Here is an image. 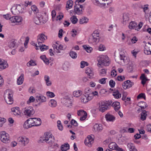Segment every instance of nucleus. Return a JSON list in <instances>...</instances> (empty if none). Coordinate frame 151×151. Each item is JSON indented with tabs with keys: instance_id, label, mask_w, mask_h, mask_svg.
I'll list each match as a JSON object with an SVG mask.
<instances>
[{
	"instance_id": "f257e3e1",
	"label": "nucleus",
	"mask_w": 151,
	"mask_h": 151,
	"mask_svg": "<svg viewBox=\"0 0 151 151\" xmlns=\"http://www.w3.org/2000/svg\"><path fill=\"white\" fill-rule=\"evenodd\" d=\"M114 56L115 61L120 65H123L127 62V57L122 53L118 54L115 53Z\"/></svg>"
},
{
	"instance_id": "f03ea898",
	"label": "nucleus",
	"mask_w": 151,
	"mask_h": 151,
	"mask_svg": "<svg viewBox=\"0 0 151 151\" xmlns=\"http://www.w3.org/2000/svg\"><path fill=\"white\" fill-rule=\"evenodd\" d=\"M24 10V5L22 4H17L12 8L11 11L13 14L16 15L22 13Z\"/></svg>"
},
{
	"instance_id": "7ed1b4c3",
	"label": "nucleus",
	"mask_w": 151,
	"mask_h": 151,
	"mask_svg": "<svg viewBox=\"0 0 151 151\" xmlns=\"http://www.w3.org/2000/svg\"><path fill=\"white\" fill-rule=\"evenodd\" d=\"M99 40V33L98 31L95 30L90 36L88 41L90 43L95 44L98 42Z\"/></svg>"
},
{
	"instance_id": "20e7f679",
	"label": "nucleus",
	"mask_w": 151,
	"mask_h": 151,
	"mask_svg": "<svg viewBox=\"0 0 151 151\" xmlns=\"http://www.w3.org/2000/svg\"><path fill=\"white\" fill-rule=\"evenodd\" d=\"M98 62V66L99 67L101 65L105 66H108L110 64L109 58L107 55H102L100 56L97 58Z\"/></svg>"
},
{
	"instance_id": "39448f33",
	"label": "nucleus",
	"mask_w": 151,
	"mask_h": 151,
	"mask_svg": "<svg viewBox=\"0 0 151 151\" xmlns=\"http://www.w3.org/2000/svg\"><path fill=\"white\" fill-rule=\"evenodd\" d=\"M13 92L9 89L5 91L4 94V98L6 102L9 104H11L13 103Z\"/></svg>"
},
{
	"instance_id": "423d86ee",
	"label": "nucleus",
	"mask_w": 151,
	"mask_h": 151,
	"mask_svg": "<svg viewBox=\"0 0 151 151\" xmlns=\"http://www.w3.org/2000/svg\"><path fill=\"white\" fill-rule=\"evenodd\" d=\"M22 111L24 115L29 117L33 115L35 112L33 107L31 106L26 107L23 109Z\"/></svg>"
},
{
	"instance_id": "0eeeda50",
	"label": "nucleus",
	"mask_w": 151,
	"mask_h": 151,
	"mask_svg": "<svg viewBox=\"0 0 151 151\" xmlns=\"http://www.w3.org/2000/svg\"><path fill=\"white\" fill-rule=\"evenodd\" d=\"M61 103L67 107L70 108L72 106V102L69 96H66L61 99Z\"/></svg>"
},
{
	"instance_id": "6e6552de",
	"label": "nucleus",
	"mask_w": 151,
	"mask_h": 151,
	"mask_svg": "<svg viewBox=\"0 0 151 151\" xmlns=\"http://www.w3.org/2000/svg\"><path fill=\"white\" fill-rule=\"evenodd\" d=\"M44 137L43 139L49 145H52L54 142V138L52 137L51 135H50L49 133H47L44 134Z\"/></svg>"
},
{
	"instance_id": "1a4fd4ad",
	"label": "nucleus",
	"mask_w": 151,
	"mask_h": 151,
	"mask_svg": "<svg viewBox=\"0 0 151 151\" xmlns=\"http://www.w3.org/2000/svg\"><path fill=\"white\" fill-rule=\"evenodd\" d=\"M0 139L2 142L5 143H9L10 142L9 134L5 132L1 133Z\"/></svg>"
},
{
	"instance_id": "9d476101",
	"label": "nucleus",
	"mask_w": 151,
	"mask_h": 151,
	"mask_svg": "<svg viewBox=\"0 0 151 151\" xmlns=\"http://www.w3.org/2000/svg\"><path fill=\"white\" fill-rule=\"evenodd\" d=\"M34 119L33 118H30L25 122L24 124V127L25 129H28L33 126H35L34 124Z\"/></svg>"
},
{
	"instance_id": "9b49d317",
	"label": "nucleus",
	"mask_w": 151,
	"mask_h": 151,
	"mask_svg": "<svg viewBox=\"0 0 151 151\" xmlns=\"http://www.w3.org/2000/svg\"><path fill=\"white\" fill-rule=\"evenodd\" d=\"M47 38L46 36L43 34H40L37 36V41L38 45H40V43L44 42V41L47 39Z\"/></svg>"
},
{
	"instance_id": "f8f14e48",
	"label": "nucleus",
	"mask_w": 151,
	"mask_h": 151,
	"mask_svg": "<svg viewBox=\"0 0 151 151\" xmlns=\"http://www.w3.org/2000/svg\"><path fill=\"white\" fill-rule=\"evenodd\" d=\"M134 84L133 82H131L130 80H127L123 83L122 86L124 89H126L132 87Z\"/></svg>"
},
{
	"instance_id": "ddd939ff",
	"label": "nucleus",
	"mask_w": 151,
	"mask_h": 151,
	"mask_svg": "<svg viewBox=\"0 0 151 151\" xmlns=\"http://www.w3.org/2000/svg\"><path fill=\"white\" fill-rule=\"evenodd\" d=\"M130 16L128 13L123 14L122 16V24L124 25H126L129 20Z\"/></svg>"
},
{
	"instance_id": "4468645a",
	"label": "nucleus",
	"mask_w": 151,
	"mask_h": 151,
	"mask_svg": "<svg viewBox=\"0 0 151 151\" xmlns=\"http://www.w3.org/2000/svg\"><path fill=\"white\" fill-rule=\"evenodd\" d=\"M85 72L89 78H92L93 77L94 73L93 69L91 68H87Z\"/></svg>"
},
{
	"instance_id": "2eb2a0df",
	"label": "nucleus",
	"mask_w": 151,
	"mask_h": 151,
	"mask_svg": "<svg viewBox=\"0 0 151 151\" xmlns=\"http://www.w3.org/2000/svg\"><path fill=\"white\" fill-rule=\"evenodd\" d=\"M34 22L37 25H40L41 23H43L44 22L43 21V17L42 16L40 17L37 16L34 18Z\"/></svg>"
},
{
	"instance_id": "dca6fc26",
	"label": "nucleus",
	"mask_w": 151,
	"mask_h": 151,
	"mask_svg": "<svg viewBox=\"0 0 151 151\" xmlns=\"http://www.w3.org/2000/svg\"><path fill=\"white\" fill-rule=\"evenodd\" d=\"M93 139L91 136H88L85 140L84 143L86 145L90 147L91 146V144L93 143Z\"/></svg>"
},
{
	"instance_id": "f3484780",
	"label": "nucleus",
	"mask_w": 151,
	"mask_h": 151,
	"mask_svg": "<svg viewBox=\"0 0 151 151\" xmlns=\"http://www.w3.org/2000/svg\"><path fill=\"white\" fill-rule=\"evenodd\" d=\"M103 129L102 125L101 124H95L93 126V131L95 132H101Z\"/></svg>"
},
{
	"instance_id": "a211bd4d",
	"label": "nucleus",
	"mask_w": 151,
	"mask_h": 151,
	"mask_svg": "<svg viewBox=\"0 0 151 151\" xmlns=\"http://www.w3.org/2000/svg\"><path fill=\"white\" fill-rule=\"evenodd\" d=\"M105 118L106 120L108 122H113L115 120V117L109 113L106 115Z\"/></svg>"
},
{
	"instance_id": "6ab92c4d",
	"label": "nucleus",
	"mask_w": 151,
	"mask_h": 151,
	"mask_svg": "<svg viewBox=\"0 0 151 151\" xmlns=\"http://www.w3.org/2000/svg\"><path fill=\"white\" fill-rule=\"evenodd\" d=\"M99 111L102 112H104L108 108L104 105V103L101 102L99 103Z\"/></svg>"
},
{
	"instance_id": "aec40b11",
	"label": "nucleus",
	"mask_w": 151,
	"mask_h": 151,
	"mask_svg": "<svg viewBox=\"0 0 151 151\" xmlns=\"http://www.w3.org/2000/svg\"><path fill=\"white\" fill-rule=\"evenodd\" d=\"M8 67L6 62L0 59V70L4 69Z\"/></svg>"
},
{
	"instance_id": "412c9836",
	"label": "nucleus",
	"mask_w": 151,
	"mask_h": 151,
	"mask_svg": "<svg viewBox=\"0 0 151 151\" xmlns=\"http://www.w3.org/2000/svg\"><path fill=\"white\" fill-rule=\"evenodd\" d=\"M80 6L78 5V4H76L74 6V11L78 15L81 14L83 13V12L81 9H80L79 8Z\"/></svg>"
},
{
	"instance_id": "4be33fe9",
	"label": "nucleus",
	"mask_w": 151,
	"mask_h": 151,
	"mask_svg": "<svg viewBox=\"0 0 151 151\" xmlns=\"http://www.w3.org/2000/svg\"><path fill=\"white\" fill-rule=\"evenodd\" d=\"M114 97L116 99L120 98L121 97V94L118 90H114L113 94Z\"/></svg>"
},
{
	"instance_id": "5701e85b",
	"label": "nucleus",
	"mask_w": 151,
	"mask_h": 151,
	"mask_svg": "<svg viewBox=\"0 0 151 151\" xmlns=\"http://www.w3.org/2000/svg\"><path fill=\"white\" fill-rule=\"evenodd\" d=\"M50 77L47 75L44 76V80L47 86H50L52 85V82L50 80Z\"/></svg>"
},
{
	"instance_id": "b1692460",
	"label": "nucleus",
	"mask_w": 151,
	"mask_h": 151,
	"mask_svg": "<svg viewBox=\"0 0 151 151\" xmlns=\"http://www.w3.org/2000/svg\"><path fill=\"white\" fill-rule=\"evenodd\" d=\"M35 126H38L41 124V121L40 118H33Z\"/></svg>"
},
{
	"instance_id": "393cba45",
	"label": "nucleus",
	"mask_w": 151,
	"mask_h": 151,
	"mask_svg": "<svg viewBox=\"0 0 151 151\" xmlns=\"http://www.w3.org/2000/svg\"><path fill=\"white\" fill-rule=\"evenodd\" d=\"M70 148V146L69 144L67 143H65L61 146V149L63 151H66L69 150Z\"/></svg>"
},
{
	"instance_id": "a878e982",
	"label": "nucleus",
	"mask_w": 151,
	"mask_h": 151,
	"mask_svg": "<svg viewBox=\"0 0 151 151\" xmlns=\"http://www.w3.org/2000/svg\"><path fill=\"white\" fill-rule=\"evenodd\" d=\"M112 106L116 110H118L120 108V103L118 101L114 102L112 105Z\"/></svg>"
},
{
	"instance_id": "bb28decb",
	"label": "nucleus",
	"mask_w": 151,
	"mask_h": 151,
	"mask_svg": "<svg viewBox=\"0 0 151 151\" xmlns=\"http://www.w3.org/2000/svg\"><path fill=\"white\" fill-rule=\"evenodd\" d=\"M137 25V24L135 22L132 21L130 22L128 27L130 29H135Z\"/></svg>"
},
{
	"instance_id": "cd10ccee",
	"label": "nucleus",
	"mask_w": 151,
	"mask_h": 151,
	"mask_svg": "<svg viewBox=\"0 0 151 151\" xmlns=\"http://www.w3.org/2000/svg\"><path fill=\"white\" fill-rule=\"evenodd\" d=\"M24 74H21L20 76L18 78L17 81V83L18 85H20L22 84L24 81Z\"/></svg>"
},
{
	"instance_id": "c85d7f7f",
	"label": "nucleus",
	"mask_w": 151,
	"mask_h": 151,
	"mask_svg": "<svg viewBox=\"0 0 151 151\" xmlns=\"http://www.w3.org/2000/svg\"><path fill=\"white\" fill-rule=\"evenodd\" d=\"M127 147L129 148L130 151H137L134 144L132 143H128Z\"/></svg>"
},
{
	"instance_id": "c756f323",
	"label": "nucleus",
	"mask_w": 151,
	"mask_h": 151,
	"mask_svg": "<svg viewBox=\"0 0 151 151\" xmlns=\"http://www.w3.org/2000/svg\"><path fill=\"white\" fill-rule=\"evenodd\" d=\"M109 147L110 149L115 150L116 148L118 147V145L115 142H113L109 144Z\"/></svg>"
},
{
	"instance_id": "7c9ffc66",
	"label": "nucleus",
	"mask_w": 151,
	"mask_h": 151,
	"mask_svg": "<svg viewBox=\"0 0 151 151\" xmlns=\"http://www.w3.org/2000/svg\"><path fill=\"white\" fill-rule=\"evenodd\" d=\"M49 105L52 107H55L57 105L56 101L54 99H51L48 103Z\"/></svg>"
},
{
	"instance_id": "2f4dec72",
	"label": "nucleus",
	"mask_w": 151,
	"mask_h": 151,
	"mask_svg": "<svg viewBox=\"0 0 151 151\" xmlns=\"http://www.w3.org/2000/svg\"><path fill=\"white\" fill-rule=\"evenodd\" d=\"M73 2L71 0H69L67 2L66 4V8L68 10V9H71L73 5Z\"/></svg>"
},
{
	"instance_id": "473e14b6",
	"label": "nucleus",
	"mask_w": 151,
	"mask_h": 151,
	"mask_svg": "<svg viewBox=\"0 0 151 151\" xmlns=\"http://www.w3.org/2000/svg\"><path fill=\"white\" fill-rule=\"evenodd\" d=\"M19 108L18 107L15 108H12V111L14 113V114L16 116H18L20 114V113L19 110Z\"/></svg>"
},
{
	"instance_id": "72a5a7b5",
	"label": "nucleus",
	"mask_w": 151,
	"mask_h": 151,
	"mask_svg": "<svg viewBox=\"0 0 151 151\" xmlns=\"http://www.w3.org/2000/svg\"><path fill=\"white\" fill-rule=\"evenodd\" d=\"M141 116L140 119L142 121L146 119V117L147 116V111L145 110H144L141 113Z\"/></svg>"
},
{
	"instance_id": "f704fd0d",
	"label": "nucleus",
	"mask_w": 151,
	"mask_h": 151,
	"mask_svg": "<svg viewBox=\"0 0 151 151\" xmlns=\"http://www.w3.org/2000/svg\"><path fill=\"white\" fill-rule=\"evenodd\" d=\"M82 93V91L81 90H77L74 91L73 93L74 96L76 97L80 96Z\"/></svg>"
},
{
	"instance_id": "c9c22d12",
	"label": "nucleus",
	"mask_w": 151,
	"mask_h": 151,
	"mask_svg": "<svg viewBox=\"0 0 151 151\" xmlns=\"http://www.w3.org/2000/svg\"><path fill=\"white\" fill-rule=\"evenodd\" d=\"M77 114L78 116H83L84 115L85 116H87V114L86 112L82 109L78 111L77 112Z\"/></svg>"
},
{
	"instance_id": "e433bc0d",
	"label": "nucleus",
	"mask_w": 151,
	"mask_h": 151,
	"mask_svg": "<svg viewBox=\"0 0 151 151\" xmlns=\"http://www.w3.org/2000/svg\"><path fill=\"white\" fill-rule=\"evenodd\" d=\"M36 99L37 102L38 101H40L41 102H43L46 101V98L44 96H37Z\"/></svg>"
},
{
	"instance_id": "4c0bfd02",
	"label": "nucleus",
	"mask_w": 151,
	"mask_h": 151,
	"mask_svg": "<svg viewBox=\"0 0 151 151\" xmlns=\"http://www.w3.org/2000/svg\"><path fill=\"white\" fill-rule=\"evenodd\" d=\"M88 19L87 17H84L80 19L79 23L80 24L86 23L88 22Z\"/></svg>"
},
{
	"instance_id": "58836bf2",
	"label": "nucleus",
	"mask_w": 151,
	"mask_h": 151,
	"mask_svg": "<svg viewBox=\"0 0 151 151\" xmlns=\"http://www.w3.org/2000/svg\"><path fill=\"white\" fill-rule=\"evenodd\" d=\"M16 44V42L14 40H12L10 41L8 44V46L10 48L14 47Z\"/></svg>"
},
{
	"instance_id": "ea45409f",
	"label": "nucleus",
	"mask_w": 151,
	"mask_h": 151,
	"mask_svg": "<svg viewBox=\"0 0 151 151\" xmlns=\"http://www.w3.org/2000/svg\"><path fill=\"white\" fill-rule=\"evenodd\" d=\"M40 58L46 64H49V60L48 59L46 58L45 55L41 56Z\"/></svg>"
},
{
	"instance_id": "a19ab883",
	"label": "nucleus",
	"mask_w": 151,
	"mask_h": 151,
	"mask_svg": "<svg viewBox=\"0 0 151 151\" xmlns=\"http://www.w3.org/2000/svg\"><path fill=\"white\" fill-rule=\"evenodd\" d=\"M69 55L73 59H76L77 58V54L76 53L73 51H70Z\"/></svg>"
},
{
	"instance_id": "79ce46f5",
	"label": "nucleus",
	"mask_w": 151,
	"mask_h": 151,
	"mask_svg": "<svg viewBox=\"0 0 151 151\" xmlns=\"http://www.w3.org/2000/svg\"><path fill=\"white\" fill-rule=\"evenodd\" d=\"M83 47L84 49L88 53H90L92 50V47H87L86 45H83Z\"/></svg>"
},
{
	"instance_id": "37998d69",
	"label": "nucleus",
	"mask_w": 151,
	"mask_h": 151,
	"mask_svg": "<svg viewBox=\"0 0 151 151\" xmlns=\"http://www.w3.org/2000/svg\"><path fill=\"white\" fill-rule=\"evenodd\" d=\"M72 23L73 24H76L78 22V19L75 16H73L70 18Z\"/></svg>"
},
{
	"instance_id": "c03bdc74",
	"label": "nucleus",
	"mask_w": 151,
	"mask_h": 151,
	"mask_svg": "<svg viewBox=\"0 0 151 151\" xmlns=\"http://www.w3.org/2000/svg\"><path fill=\"white\" fill-rule=\"evenodd\" d=\"M86 95H82L81 97V101L84 103H86L88 101Z\"/></svg>"
},
{
	"instance_id": "a18cd8bd",
	"label": "nucleus",
	"mask_w": 151,
	"mask_h": 151,
	"mask_svg": "<svg viewBox=\"0 0 151 151\" xmlns=\"http://www.w3.org/2000/svg\"><path fill=\"white\" fill-rule=\"evenodd\" d=\"M36 65L35 62L32 60H30L27 63V65L28 67L30 66Z\"/></svg>"
},
{
	"instance_id": "49530a36",
	"label": "nucleus",
	"mask_w": 151,
	"mask_h": 151,
	"mask_svg": "<svg viewBox=\"0 0 151 151\" xmlns=\"http://www.w3.org/2000/svg\"><path fill=\"white\" fill-rule=\"evenodd\" d=\"M147 46L145 45V49L144 50V52L146 55H150L151 54V51L150 50V49H147Z\"/></svg>"
},
{
	"instance_id": "de8ad7c7",
	"label": "nucleus",
	"mask_w": 151,
	"mask_h": 151,
	"mask_svg": "<svg viewBox=\"0 0 151 151\" xmlns=\"http://www.w3.org/2000/svg\"><path fill=\"white\" fill-rule=\"evenodd\" d=\"M46 95L49 97L52 98L55 96V95L53 93L49 91L46 92Z\"/></svg>"
},
{
	"instance_id": "09e8293b",
	"label": "nucleus",
	"mask_w": 151,
	"mask_h": 151,
	"mask_svg": "<svg viewBox=\"0 0 151 151\" xmlns=\"http://www.w3.org/2000/svg\"><path fill=\"white\" fill-rule=\"evenodd\" d=\"M39 48L40 50L42 51L47 50L48 49V46H46L44 45H42V46L40 45Z\"/></svg>"
},
{
	"instance_id": "8fccbe9b",
	"label": "nucleus",
	"mask_w": 151,
	"mask_h": 151,
	"mask_svg": "<svg viewBox=\"0 0 151 151\" xmlns=\"http://www.w3.org/2000/svg\"><path fill=\"white\" fill-rule=\"evenodd\" d=\"M88 63L84 61H82L81 63V68H84L85 66H88Z\"/></svg>"
},
{
	"instance_id": "3c124183",
	"label": "nucleus",
	"mask_w": 151,
	"mask_h": 151,
	"mask_svg": "<svg viewBox=\"0 0 151 151\" xmlns=\"http://www.w3.org/2000/svg\"><path fill=\"white\" fill-rule=\"evenodd\" d=\"M85 95L87 98V99H88V101L91 100L93 97V95L92 93L86 94Z\"/></svg>"
},
{
	"instance_id": "603ef678",
	"label": "nucleus",
	"mask_w": 151,
	"mask_h": 151,
	"mask_svg": "<svg viewBox=\"0 0 151 151\" xmlns=\"http://www.w3.org/2000/svg\"><path fill=\"white\" fill-rule=\"evenodd\" d=\"M106 70L103 69L100 70V75L103 76H105L106 75Z\"/></svg>"
},
{
	"instance_id": "864d4df0",
	"label": "nucleus",
	"mask_w": 151,
	"mask_h": 151,
	"mask_svg": "<svg viewBox=\"0 0 151 151\" xmlns=\"http://www.w3.org/2000/svg\"><path fill=\"white\" fill-rule=\"evenodd\" d=\"M32 10L34 12V13H37L38 11V10L37 6L35 5H33L31 7Z\"/></svg>"
},
{
	"instance_id": "5fc2aeb1",
	"label": "nucleus",
	"mask_w": 151,
	"mask_h": 151,
	"mask_svg": "<svg viewBox=\"0 0 151 151\" xmlns=\"http://www.w3.org/2000/svg\"><path fill=\"white\" fill-rule=\"evenodd\" d=\"M143 24V23L142 22H140L138 25H137L135 30L138 31H139L141 28Z\"/></svg>"
},
{
	"instance_id": "6e6d98bb",
	"label": "nucleus",
	"mask_w": 151,
	"mask_h": 151,
	"mask_svg": "<svg viewBox=\"0 0 151 151\" xmlns=\"http://www.w3.org/2000/svg\"><path fill=\"white\" fill-rule=\"evenodd\" d=\"M35 99V98L33 96H31L29 99L27 101V104H29L30 103L33 102L34 101Z\"/></svg>"
},
{
	"instance_id": "4d7b16f0",
	"label": "nucleus",
	"mask_w": 151,
	"mask_h": 151,
	"mask_svg": "<svg viewBox=\"0 0 151 151\" xmlns=\"http://www.w3.org/2000/svg\"><path fill=\"white\" fill-rule=\"evenodd\" d=\"M115 84V82L113 80H111L109 81V85L111 88L114 87Z\"/></svg>"
},
{
	"instance_id": "13d9d810",
	"label": "nucleus",
	"mask_w": 151,
	"mask_h": 151,
	"mask_svg": "<svg viewBox=\"0 0 151 151\" xmlns=\"http://www.w3.org/2000/svg\"><path fill=\"white\" fill-rule=\"evenodd\" d=\"M22 17L19 16H16V23H19L22 22Z\"/></svg>"
},
{
	"instance_id": "bf43d9fd",
	"label": "nucleus",
	"mask_w": 151,
	"mask_h": 151,
	"mask_svg": "<svg viewBox=\"0 0 151 151\" xmlns=\"http://www.w3.org/2000/svg\"><path fill=\"white\" fill-rule=\"evenodd\" d=\"M104 103V105L106 106V107H107L108 108V107L110 106L111 103H112V101H106L105 102H103Z\"/></svg>"
},
{
	"instance_id": "052dcab7",
	"label": "nucleus",
	"mask_w": 151,
	"mask_h": 151,
	"mask_svg": "<svg viewBox=\"0 0 151 151\" xmlns=\"http://www.w3.org/2000/svg\"><path fill=\"white\" fill-rule=\"evenodd\" d=\"M6 120L4 118L0 117V127L2 126L3 124L6 122Z\"/></svg>"
},
{
	"instance_id": "680f3d73",
	"label": "nucleus",
	"mask_w": 151,
	"mask_h": 151,
	"mask_svg": "<svg viewBox=\"0 0 151 151\" xmlns=\"http://www.w3.org/2000/svg\"><path fill=\"white\" fill-rule=\"evenodd\" d=\"M23 142L22 144V145H23L24 146H25L26 145L28 144V143L29 142V140L27 138L25 137H24L23 138Z\"/></svg>"
},
{
	"instance_id": "e2e57ef3",
	"label": "nucleus",
	"mask_w": 151,
	"mask_h": 151,
	"mask_svg": "<svg viewBox=\"0 0 151 151\" xmlns=\"http://www.w3.org/2000/svg\"><path fill=\"white\" fill-rule=\"evenodd\" d=\"M107 78H103L99 80V82L101 84H104L106 83Z\"/></svg>"
},
{
	"instance_id": "0e129e2a",
	"label": "nucleus",
	"mask_w": 151,
	"mask_h": 151,
	"mask_svg": "<svg viewBox=\"0 0 151 151\" xmlns=\"http://www.w3.org/2000/svg\"><path fill=\"white\" fill-rule=\"evenodd\" d=\"M141 98H143L145 99V93H141L137 96V99H138Z\"/></svg>"
},
{
	"instance_id": "69168bd1",
	"label": "nucleus",
	"mask_w": 151,
	"mask_h": 151,
	"mask_svg": "<svg viewBox=\"0 0 151 151\" xmlns=\"http://www.w3.org/2000/svg\"><path fill=\"white\" fill-rule=\"evenodd\" d=\"M53 47L54 50H55V51L56 52H57L58 53L60 52V50H59V49H58V45L55 44H53Z\"/></svg>"
},
{
	"instance_id": "338daca9",
	"label": "nucleus",
	"mask_w": 151,
	"mask_h": 151,
	"mask_svg": "<svg viewBox=\"0 0 151 151\" xmlns=\"http://www.w3.org/2000/svg\"><path fill=\"white\" fill-rule=\"evenodd\" d=\"M70 123L71 124L74 125L75 127H77L78 126V123L75 120L72 119L71 122Z\"/></svg>"
},
{
	"instance_id": "774afa93",
	"label": "nucleus",
	"mask_w": 151,
	"mask_h": 151,
	"mask_svg": "<svg viewBox=\"0 0 151 151\" xmlns=\"http://www.w3.org/2000/svg\"><path fill=\"white\" fill-rule=\"evenodd\" d=\"M105 49V46L102 44L100 45L99 47V50L100 51H104Z\"/></svg>"
}]
</instances>
